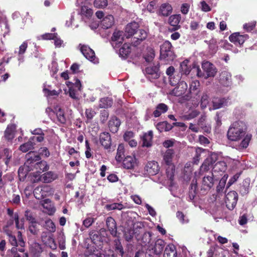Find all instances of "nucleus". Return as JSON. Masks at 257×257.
Here are the masks:
<instances>
[{"label": "nucleus", "mask_w": 257, "mask_h": 257, "mask_svg": "<svg viewBox=\"0 0 257 257\" xmlns=\"http://www.w3.org/2000/svg\"><path fill=\"white\" fill-rule=\"evenodd\" d=\"M218 160L216 154H211L204 161L200 168V173L208 171L210 167L213 166V174L224 173L226 170V164L224 161H220L215 163Z\"/></svg>", "instance_id": "nucleus-1"}, {"label": "nucleus", "mask_w": 257, "mask_h": 257, "mask_svg": "<svg viewBox=\"0 0 257 257\" xmlns=\"http://www.w3.org/2000/svg\"><path fill=\"white\" fill-rule=\"evenodd\" d=\"M246 131V126L244 122L241 121H235L228 131V139L232 141H238L244 136Z\"/></svg>", "instance_id": "nucleus-2"}, {"label": "nucleus", "mask_w": 257, "mask_h": 257, "mask_svg": "<svg viewBox=\"0 0 257 257\" xmlns=\"http://www.w3.org/2000/svg\"><path fill=\"white\" fill-rule=\"evenodd\" d=\"M174 156V151L172 149L167 150L163 155V162L168 166L166 174L168 178L172 181L174 179L175 167L172 163Z\"/></svg>", "instance_id": "nucleus-3"}, {"label": "nucleus", "mask_w": 257, "mask_h": 257, "mask_svg": "<svg viewBox=\"0 0 257 257\" xmlns=\"http://www.w3.org/2000/svg\"><path fill=\"white\" fill-rule=\"evenodd\" d=\"M172 44L168 41H166L160 46V57L162 59L167 60H173L174 59V53L172 50Z\"/></svg>", "instance_id": "nucleus-4"}, {"label": "nucleus", "mask_w": 257, "mask_h": 257, "mask_svg": "<svg viewBox=\"0 0 257 257\" xmlns=\"http://www.w3.org/2000/svg\"><path fill=\"white\" fill-rule=\"evenodd\" d=\"M238 200V194L234 191L229 192L226 195L225 204L228 209L232 210L235 207Z\"/></svg>", "instance_id": "nucleus-5"}, {"label": "nucleus", "mask_w": 257, "mask_h": 257, "mask_svg": "<svg viewBox=\"0 0 257 257\" xmlns=\"http://www.w3.org/2000/svg\"><path fill=\"white\" fill-rule=\"evenodd\" d=\"M147 77L151 81L159 78L160 76L159 64L153 66H148L146 68Z\"/></svg>", "instance_id": "nucleus-6"}, {"label": "nucleus", "mask_w": 257, "mask_h": 257, "mask_svg": "<svg viewBox=\"0 0 257 257\" xmlns=\"http://www.w3.org/2000/svg\"><path fill=\"white\" fill-rule=\"evenodd\" d=\"M202 68L204 72L206 79L215 76L217 70L213 64L208 61H203L202 63Z\"/></svg>", "instance_id": "nucleus-7"}, {"label": "nucleus", "mask_w": 257, "mask_h": 257, "mask_svg": "<svg viewBox=\"0 0 257 257\" xmlns=\"http://www.w3.org/2000/svg\"><path fill=\"white\" fill-rule=\"evenodd\" d=\"M214 185L213 173L210 175L204 176L201 181V190L202 191H209Z\"/></svg>", "instance_id": "nucleus-8"}, {"label": "nucleus", "mask_w": 257, "mask_h": 257, "mask_svg": "<svg viewBox=\"0 0 257 257\" xmlns=\"http://www.w3.org/2000/svg\"><path fill=\"white\" fill-rule=\"evenodd\" d=\"M187 88L186 82L184 81H180L178 85L169 92V94L175 96H181L185 93Z\"/></svg>", "instance_id": "nucleus-9"}, {"label": "nucleus", "mask_w": 257, "mask_h": 257, "mask_svg": "<svg viewBox=\"0 0 257 257\" xmlns=\"http://www.w3.org/2000/svg\"><path fill=\"white\" fill-rule=\"evenodd\" d=\"M248 38L247 35H240L239 33H234L229 37V40L236 46H241Z\"/></svg>", "instance_id": "nucleus-10"}, {"label": "nucleus", "mask_w": 257, "mask_h": 257, "mask_svg": "<svg viewBox=\"0 0 257 257\" xmlns=\"http://www.w3.org/2000/svg\"><path fill=\"white\" fill-rule=\"evenodd\" d=\"M80 51L84 56L90 61L96 62V57L94 51L86 45H82Z\"/></svg>", "instance_id": "nucleus-11"}, {"label": "nucleus", "mask_w": 257, "mask_h": 257, "mask_svg": "<svg viewBox=\"0 0 257 257\" xmlns=\"http://www.w3.org/2000/svg\"><path fill=\"white\" fill-rule=\"evenodd\" d=\"M106 224L108 230L114 237L117 234V226L115 220L112 217H108L106 219Z\"/></svg>", "instance_id": "nucleus-12"}, {"label": "nucleus", "mask_w": 257, "mask_h": 257, "mask_svg": "<svg viewBox=\"0 0 257 257\" xmlns=\"http://www.w3.org/2000/svg\"><path fill=\"white\" fill-rule=\"evenodd\" d=\"M146 170L150 175H155L158 173L160 167L158 162L152 161L147 163Z\"/></svg>", "instance_id": "nucleus-13"}, {"label": "nucleus", "mask_w": 257, "mask_h": 257, "mask_svg": "<svg viewBox=\"0 0 257 257\" xmlns=\"http://www.w3.org/2000/svg\"><path fill=\"white\" fill-rule=\"evenodd\" d=\"M231 75L227 71H224L221 72L219 76V82L221 85L224 86L228 87L231 83Z\"/></svg>", "instance_id": "nucleus-14"}, {"label": "nucleus", "mask_w": 257, "mask_h": 257, "mask_svg": "<svg viewBox=\"0 0 257 257\" xmlns=\"http://www.w3.org/2000/svg\"><path fill=\"white\" fill-rule=\"evenodd\" d=\"M122 165L126 169H133L137 165V160L135 157L127 156L123 160Z\"/></svg>", "instance_id": "nucleus-15"}, {"label": "nucleus", "mask_w": 257, "mask_h": 257, "mask_svg": "<svg viewBox=\"0 0 257 257\" xmlns=\"http://www.w3.org/2000/svg\"><path fill=\"white\" fill-rule=\"evenodd\" d=\"M100 142L105 149L110 148L111 144L110 136L108 133L103 132L100 135Z\"/></svg>", "instance_id": "nucleus-16"}, {"label": "nucleus", "mask_w": 257, "mask_h": 257, "mask_svg": "<svg viewBox=\"0 0 257 257\" xmlns=\"http://www.w3.org/2000/svg\"><path fill=\"white\" fill-rule=\"evenodd\" d=\"M139 28V24L136 22H133L127 24L125 28V36L126 38L133 36Z\"/></svg>", "instance_id": "nucleus-17"}, {"label": "nucleus", "mask_w": 257, "mask_h": 257, "mask_svg": "<svg viewBox=\"0 0 257 257\" xmlns=\"http://www.w3.org/2000/svg\"><path fill=\"white\" fill-rule=\"evenodd\" d=\"M43 251V248L39 243L35 242L31 244L30 251L33 257H40Z\"/></svg>", "instance_id": "nucleus-18"}, {"label": "nucleus", "mask_w": 257, "mask_h": 257, "mask_svg": "<svg viewBox=\"0 0 257 257\" xmlns=\"http://www.w3.org/2000/svg\"><path fill=\"white\" fill-rule=\"evenodd\" d=\"M181 19V16L180 14L173 15L171 16L168 19V23L172 26L174 27L173 30H177L180 28V26L179 25Z\"/></svg>", "instance_id": "nucleus-19"}, {"label": "nucleus", "mask_w": 257, "mask_h": 257, "mask_svg": "<svg viewBox=\"0 0 257 257\" xmlns=\"http://www.w3.org/2000/svg\"><path fill=\"white\" fill-rule=\"evenodd\" d=\"M42 242L47 246L52 249H55L57 247L55 242L54 239L50 235H47L46 233L43 234L41 236Z\"/></svg>", "instance_id": "nucleus-20"}, {"label": "nucleus", "mask_w": 257, "mask_h": 257, "mask_svg": "<svg viewBox=\"0 0 257 257\" xmlns=\"http://www.w3.org/2000/svg\"><path fill=\"white\" fill-rule=\"evenodd\" d=\"M165 246H166V242L161 239H158L155 241L152 250L156 254L159 255L162 252Z\"/></svg>", "instance_id": "nucleus-21"}, {"label": "nucleus", "mask_w": 257, "mask_h": 257, "mask_svg": "<svg viewBox=\"0 0 257 257\" xmlns=\"http://www.w3.org/2000/svg\"><path fill=\"white\" fill-rule=\"evenodd\" d=\"M57 178V175L53 172L49 171L42 175L40 180L44 183H50Z\"/></svg>", "instance_id": "nucleus-22"}, {"label": "nucleus", "mask_w": 257, "mask_h": 257, "mask_svg": "<svg viewBox=\"0 0 257 257\" xmlns=\"http://www.w3.org/2000/svg\"><path fill=\"white\" fill-rule=\"evenodd\" d=\"M177 250L175 246L169 244L166 246L163 257H177Z\"/></svg>", "instance_id": "nucleus-23"}, {"label": "nucleus", "mask_w": 257, "mask_h": 257, "mask_svg": "<svg viewBox=\"0 0 257 257\" xmlns=\"http://www.w3.org/2000/svg\"><path fill=\"white\" fill-rule=\"evenodd\" d=\"M139 233L137 231L133 230L132 227H125L123 230V236L125 240L129 242L132 241L134 235H138Z\"/></svg>", "instance_id": "nucleus-24"}, {"label": "nucleus", "mask_w": 257, "mask_h": 257, "mask_svg": "<svg viewBox=\"0 0 257 257\" xmlns=\"http://www.w3.org/2000/svg\"><path fill=\"white\" fill-rule=\"evenodd\" d=\"M114 18L111 15L105 16L101 21V25L103 29H109L114 24Z\"/></svg>", "instance_id": "nucleus-25"}, {"label": "nucleus", "mask_w": 257, "mask_h": 257, "mask_svg": "<svg viewBox=\"0 0 257 257\" xmlns=\"http://www.w3.org/2000/svg\"><path fill=\"white\" fill-rule=\"evenodd\" d=\"M212 103L213 110L220 108L227 105V101L223 98H214Z\"/></svg>", "instance_id": "nucleus-26"}, {"label": "nucleus", "mask_w": 257, "mask_h": 257, "mask_svg": "<svg viewBox=\"0 0 257 257\" xmlns=\"http://www.w3.org/2000/svg\"><path fill=\"white\" fill-rule=\"evenodd\" d=\"M120 124V122L118 118L116 117L111 118L108 123V127L110 131L112 133H116Z\"/></svg>", "instance_id": "nucleus-27"}, {"label": "nucleus", "mask_w": 257, "mask_h": 257, "mask_svg": "<svg viewBox=\"0 0 257 257\" xmlns=\"http://www.w3.org/2000/svg\"><path fill=\"white\" fill-rule=\"evenodd\" d=\"M153 134L152 131H149L144 135L142 138V146L149 147L152 146V141Z\"/></svg>", "instance_id": "nucleus-28"}, {"label": "nucleus", "mask_w": 257, "mask_h": 257, "mask_svg": "<svg viewBox=\"0 0 257 257\" xmlns=\"http://www.w3.org/2000/svg\"><path fill=\"white\" fill-rule=\"evenodd\" d=\"M168 109V106L165 103H160L156 106V110L153 112L155 117L160 116L162 113L166 112Z\"/></svg>", "instance_id": "nucleus-29"}, {"label": "nucleus", "mask_w": 257, "mask_h": 257, "mask_svg": "<svg viewBox=\"0 0 257 257\" xmlns=\"http://www.w3.org/2000/svg\"><path fill=\"white\" fill-rule=\"evenodd\" d=\"M172 7L168 3H165L161 5L160 8V13L163 16H168L172 12Z\"/></svg>", "instance_id": "nucleus-30"}, {"label": "nucleus", "mask_w": 257, "mask_h": 257, "mask_svg": "<svg viewBox=\"0 0 257 257\" xmlns=\"http://www.w3.org/2000/svg\"><path fill=\"white\" fill-rule=\"evenodd\" d=\"M111 40L113 42H115L116 44H122L124 40L123 32L121 31H114Z\"/></svg>", "instance_id": "nucleus-31"}, {"label": "nucleus", "mask_w": 257, "mask_h": 257, "mask_svg": "<svg viewBox=\"0 0 257 257\" xmlns=\"http://www.w3.org/2000/svg\"><path fill=\"white\" fill-rule=\"evenodd\" d=\"M189 61L185 60L180 63V71L182 75H188L191 71V67L188 66Z\"/></svg>", "instance_id": "nucleus-32"}, {"label": "nucleus", "mask_w": 257, "mask_h": 257, "mask_svg": "<svg viewBox=\"0 0 257 257\" xmlns=\"http://www.w3.org/2000/svg\"><path fill=\"white\" fill-rule=\"evenodd\" d=\"M134 36V40H137L134 42L135 43L138 41H142L143 40H145L147 37V33L146 31L143 29H140L137 31Z\"/></svg>", "instance_id": "nucleus-33"}, {"label": "nucleus", "mask_w": 257, "mask_h": 257, "mask_svg": "<svg viewBox=\"0 0 257 257\" xmlns=\"http://www.w3.org/2000/svg\"><path fill=\"white\" fill-rule=\"evenodd\" d=\"M96 248L94 246H89L84 252V255L86 257H102L100 254L96 253Z\"/></svg>", "instance_id": "nucleus-34"}, {"label": "nucleus", "mask_w": 257, "mask_h": 257, "mask_svg": "<svg viewBox=\"0 0 257 257\" xmlns=\"http://www.w3.org/2000/svg\"><path fill=\"white\" fill-rule=\"evenodd\" d=\"M4 231L9 237V240L10 243L14 246H18V241L15 235H13L11 230H8L7 227L4 228Z\"/></svg>", "instance_id": "nucleus-35"}, {"label": "nucleus", "mask_w": 257, "mask_h": 257, "mask_svg": "<svg viewBox=\"0 0 257 257\" xmlns=\"http://www.w3.org/2000/svg\"><path fill=\"white\" fill-rule=\"evenodd\" d=\"M112 100L109 97L102 98L99 100V106L100 108H108L110 107L112 104Z\"/></svg>", "instance_id": "nucleus-36"}, {"label": "nucleus", "mask_w": 257, "mask_h": 257, "mask_svg": "<svg viewBox=\"0 0 257 257\" xmlns=\"http://www.w3.org/2000/svg\"><path fill=\"white\" fill-rule=\"evenodd\" d=\"M26 158L27 159V163L31 164L34 162L39 161L41 158L38 155H35L34 152H30L26 155Z\"/></svg>", "instance_id": "nucleus-37"}, {"label": "nucleus", "mask_w": 257, "mask_h": 257, "mask_svg": "<svg viewBox=\"0 0 257 257\" xmlns=\"http://www.w3.org/2000/svg\"><path fill=\"white\" fill-rule=\"evenodd\" d=\"M34 145L35 143L29 139L28 142L20 146L19 150L23 153H26L28 151L33 149Z\"/></svg>", "instance_id": "nucleus-38"}, {"label": "nucleus", "mask_w": 257, "mask_h": 257, "mask_svg": "<svg viewBox=\"0 0 257 257\" xmlns=\"http://www.w3.org/2000/svg\"><path fill=\"white\" fill-rule=\"evenodd\" d=\"M13 218L15 221L16 228L18 229H24L25 219L23 218L19 220L18 213H14Z\"/></svg>", "instance_id": "nucleus-39"}, {"label": "nucleus", "mask_w": 257, "mask_h": 257, "mask_svg": "<svg viewBox=\"0 0 257 257\" xmlns=\"http://www.w3.org/2000/svg\"><path fill=\"white\" fill-rule=\"evenodd\" d=\"M89 237L92 242L95 244L98 243L101 240V237L96 231L93 230L90 231Z\"/></svg>", "instance_id": "nucleus-40"}, {"label": "nucleus", "mask_w": 257, "mask_h": 257, "mask_svg": "<svg viewBox=\"0 0 257 257\" xmlns=\"http://www.w3.org/2000/svg\"><path fill=\"white\" fill-rule=\"evenodd\" d=\"M42 186H38L35 188L34 190V195L37 199H42L46 197V195L44 194Z\"/></svg>", "instance_id": "nucleus-41"}, {"label": "nucleus", "mask_w": 257, "mask_h": 257, "mask_svg": "<svg viewBox=\"0 0 257 257\" xmlns=\"http://www.w3.org/2000/svg\"><path fill=\"white\" fill-rule=\"evenodd\" d=\"M209 96L206 92H204L201 96L200 106L204 109L207 107L209 102Z\"/></svg>", "instance_id": "nucleus-42"}, {"label": "nucleus", "mask_w": 257, "mask_h": 257, "mask_svg": "<svg viewBox=\"0 0 257 257\" xmlns=\"http://www.w3.org/2000/svg\"><path fill=\"white\" fill-rule=\"evenodd\" d=\"M14 131L12 126H8L5 132L4 137L8 141L13 140L14 138Z\"/></svg>", "instance_id": "nucleus-43"}, {"label": "nucleus", "mask_w": 257, "mask_h": 257, "mask_svg": "<svg viewBox=\"0 0 257 257\" xmlns=\"http://www.w3.org/2000/svg\"><path fill=\"white\" fill-rule=\"evenodd\" d=\"M197 188V180L196 179H194L192 180L191 184L190 185V189H189V195L190 196H192L193 198L196 195V189Z\"/></svg>", "instance_id": "nucleus-44"}, {"label": "nucleus", "mask_w": 257, "mask_h": 257, "mask_svg": "<svg viewBox=\"0 0 257 257\" xmlns=\"http://www.w3.org/2000/svg\"><path fill=\"white\" fill-rule=\"evenodd\" d=\"M124 157V147L122 145L118 147L115 159L117 162H121Z\"/></svg>", "instance_id": "nucleus-45"}, {"label": "nucleus", "mask_w": 257, "mask_h": 257, "mask_svg": "<svg viewBox=\"0 0 257 257\" xmlns=\"http://www.w3.org/2000/svg\"><path fill=\"white\" fill-rule=\"evenodd\" d=\"M56 115L58 120L61 123H65L66 121V117L64 115V112L61 108H58L56 110Z\"/></svg>", "instance_id": "nucleus-46"}, {"label": "nucleus", "mask_w": 257, "mask_h": 257, "mask_svg": "<svg viewBox=\"0 0 257 257\" xmlns=\"http://www.w3.org/2000/svg\"><path fill=\"white\" fill-rule=\"evenodd\" d=\"M115 250L117 251L119 256L123 257L124 252L121 242L119 240H115Z\"/></svg>", "instance_id": "nucleus-47"}, {"label": "nucleus", "mask_w": 257, "mask_h": 257, "mask_svg": "<svg viewBox=\"0 0 257 257\" xmlns=\"http://www.w3.org/2000/svg\"><path fill=\"white\" fill-rule=\"evenodd\" d=\"M200 86V82L197 81H193L190 85L189 90L191 93H196L197 94L199 87Z\"/></svg>", "instance_id": "nucleus-48"}, {"label": "nucleus", "mask_w": 257, "mask_h": 257, "mask_svg": "<svg viewBox=\"0 0 257 257\" xmlns=\"http://www.w3.org/2000/svg\"><path fill=\"white\" fill-rule=\"evenodd\" d=\"M106 208L108 210H115V209H118V210H121L123 209L124 207L123 205H122L121 203H112L111 204H107L105 206Z\"/></svg>", "instance_id": "nucleus-49"}, {"label": "nucleus", "mask_w": 257, "mask_h": 257, "mask_svg": "<svg viewBox=\"0 0 257 257\" xmlns=\"http://www.w3.org/2000/svg\"><path fill=\"white\" fill-rule=\"evenodd\" d=\"M130 53V47L126 44H124L119 50V53L123 57L127 56Z\"/></svg>", "instance_id": "nucleus-50"}, {"label": "nucleus", "mask_w": 257, "mask_h": 257, "mask_svg": "<svg viewBox=\"0 0 257 257\" xmlns=\"http://www.w3.org/2000/svg\"><path fill=\"white\" fill-rule=\"evenodd\" d=\"M43 92L47 96H58L62 92V90L61 89H59L57 91L55 90H50L47 88H44Z\"/></svg>", "instance_id": "nucleus-51"}, {"label": "nucleus", "mask_w": 257, "mask_h": 257, "mask_svg": "<svg viewBox=\"0 0 257 257\" xmlns=\"http://www.w3.org/2000/svg\"><path fill=\"white\" fill-rule=\"evenodd\" d=\"M251 135L249 134H246L240 143V147L242 148H247L248 146L250 141L251 140Z\"/></svg>", "instance_id": "nucleus-52"}, {"label": "nucleus", "mask_w": 257, "mask_h": 257, "mask_svg": "<svg viewBox=\"0 0 257 257\" xmlns=\"http://www.w3.org/2000/svg\"><path fill=\"white\" fill-rule=\"evenodd\" d=\"M35 168L43 172L47 171L49 169L47 163L45 161H40L36 164Z\"/></svg>", "instance_id": "nucleus-53"}, {"label": "nucleus", "mask_w": 257, "mask_h": 257, "mask_svg": "<svg viewBox=\"0 0 257 257\" xmlns=\"http://www.w3.org/2000/svg\"><path fill=\"white\" fill-rule=\"evenodd\" d=\"M28 47V43L26 41L24 42L19 47L18 51V55L19 56V60L21 59L22 55L25 53Z\"/></svg>", "instance_id": "nucleus-54"}, {"label": "nucleus", "mask_w": 257, "mask_h": 257, "mask_svg": "<svg viewBox=\"0 0 257 257\" xmlns=\"http://www.w3.org/2000/svg\"><path fill=\"white\" fill-rule=\"evenodd\" d=\"M175 71V68L173 66H170L169 67L167 70H166V74L167 75L169 76L170 80L171 82V84L172 85H174L176 84L177 81H175V82H173L172 81V76L174 73Z\"/></svg>", "instance_id": "nucleus-55"}, {"label": "nucleus", "mask_w": 257, "mask_h": 257, "mask_svg": "<svg viewBox=\"0 0 257 257\" xmlns=\"http://www.w3.org/2000/svg\"><path fill=\"white\" fill-rule=\"evenodd\" d=\"M107 5V0H95L94 6L97 8H104Z\"/></svg>", "instance_id": "nucleus-56"}, {"label": "nucleus", "mask_w": 257, "mask_h": 257, "mask_svg": "<svg viewBox=\"0 0 257 257\" xmlns=\"http://www.w3.org/2000/svg\"><path fill=\"white\" fill-rule=\"evenodd\" d=\"M85 115L87 117L88 122V120H90L95 115L96 112L92 108H87L85 110Z\"/></svg>", "instance_id": "nucleus-57"}, {"label": "nucleus", "mask_w": 257, "mask_h": 257, "mask_svg": "<svg viewBox=\"0 0 257 257\" xmlns=\"http://www.w3.org/2000/svg\"><path fill=\"white\" fill-rule=\"evenodd\" d=\"M227 178V176L224 175L223 177L220 180L218 185L217 187V191L219 192L222 191L224 188L225 185L226 184V179Z\"/></svg>", "instance_id": "nucleus-58"}, {"label": "nucleus", "mask_w": 257, "mask_h": 257, "mask_svg": "<svg viewBox=\"0 0 257 257\" xmlns=\"http://www.w3.org/2000/svg\"><path fill=\"white\" fill-rule=\"evenodd\" d=\"M45 226L47 229L51 232L55 231V225L51 220H48L45 221Z\"/></svg>", "instance_id": "nucleus-59"}, {"label": "nucleus", "mask_w": 257, "mask_h": 257, "mask_svg": "<svg viewBox=\"0 0 257 257\" xmlns=\"http://www.w3.org/2000/svg\"><path fill=\"white\" fill-rule=\"evenodd\" d=\"M190 4L188 3L183 4L180 7V11L182 14L187 15L190 9Z\"/></svg>", "instance_id": "nucleus-60"}, {"label": "nucleus", "mask_w": 257, "mask_h": 257, "mask_svg": "<svg viewBox=\"0 0 257 257\" xmlns=\"http://www.w3.org/2000/svg\"><path fill=\"white\" fill-rule=\"evenodd\" d=\"M42 187L43 190V191L44 192V194L46 195V197L53 194V189L50 186L44 185L42 186Z\"/></svg>", "instance_id": "nucleus-61"}, {"label": "nucleus", "mask_w": 257, "mask_h": 257, "mask_svg": "<svg viewBox=\"0 0 257 257\" xmlns=\"http://www.w3.org/2000/svg\"><path fill=\"white\" fill-rule=\"evenodd\" d=\"M29 229L30 232L34 235L37 234L39 232V229L37 228V224L36 222L32 223L30 225Z\"/></svg>", "instance_id": "nucleus-62"}, {"label": "nucleus", "mask_w": 257, "mask_h": 257, "mask_svg": "<svg viewBox=\"0 0 257 257\" xmlns=\"http://www.w3.org/2000/svg\"><path fill=\"white\" fill-rule=\"evenodd\" d=\"M77 90L73 88V87H70L69 88V96L74 99H78V95L76 93Z\"/></svg>", "instance_id": "nucleus-63"}, {"label": "nucleus", "mask_w": 257, "mask_h": 257, "mask_svg": "<svg viewBox=\"0 0 257 257\" xmlns=\"http://www.w3.org/2000/svg\"><path fill=\"white\" fill-rule=\"evenodd\" d=\"M108 112L105 110H103L101 111L100 113V120L102 123H104L108 117Z\"/></svg>", "instance_id": "nucleus-64"}]
</instances>
